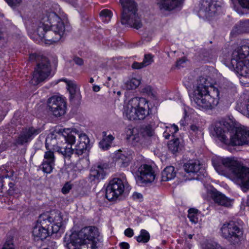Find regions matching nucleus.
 <instances>
[{
	"label": "nucleus",
	"mask_w": 249,
	"mask_h": 249,
	"mask_svg": "<svg viewBox=\"0 0 249 249\" xmlns=\"http://www.w3.org/2000/svg\"><path fill=\"white\" fill-rule=\"evenodd\" d=\"M67 145L61 147L56 146L57 135L55 133L48 134L46 139L47 151L44 156H54L61 154L63 156H71L73 154L81 155L88 154L90 148L89 140L87 135L79 131L76 128H65L62 131Z\"/></svg>",
	"instance_id": "f257e3e1"
},
{
	"label": "nucleus",
	"mask_w": 249,
	"mask_h": 249,
	"mask_svg": "<svg viewBox=\"0 0 249 249\" xmlns=\"http://www.w3.org/2000/svg\"><path fill=\"white\" fill-rule=\"evenodd\" d=\"M65 25L55 12L52 10L43 11L40 16L36 33L42 41L51 45L58 42L63 36Z\"/></svg>",
	"instance_id": "f03ea898"
},
{
	"label": "nucleus",
	"mask_w": 249,
	"mask_h": 249,
	"mask_svg": "<svg viewBox=\"0 0 249 249\" xmlns=\"http://www.w3.org/2000/svg\"><path fill=\"white\" fill-rule=\"evenodd\" d=\"M213 134L227 145H249V127L244 125L234 127L232 121L229 118L216 122Z\"/></svg>",
	"instance_id": "7ed1b4c3"
},
{
	"label": "nucleus",
	"mask_w": 249,
	"mask_h": 249,
	"mask_svg": "<svg viewBox=\"0 0 249 249\" xmlns=\"http://www.w3.org/2000/svg\"><path fill=\"white\" fill-rule=\"evenodd\" d=\"M219 98V91L213 86L211 78L205 73L199 75L194 91L196 104L200 107L210 109L217 105Z\"/></svg>",
	"instance_id": "20e7f679"
},
{
	"label": "nucleus",
	"mask_w": 249,
	"mask_h": 249,
	"mask_svg": "<svg viewBox=\"0 0 249 249\" xmlns=\"http://www.w3.org/2000/svg\"><path fill=\"white\" fill-rule=\"evenodd\" d=\"M149 101L143 97H134L125 102L124 115L130 120H143L149 113Z\"/></svg>",
	"instance_id": "39448f33"
},
{
	"label": "nucleus",
	"mask_w": 249,
	"mask_h": 249,
	"mask_svg": "<svg viewBox=\"0 0 249 249\" xmlns=\"http://www.w3.org/2000/svg\"><path fill=\"white\" fill-rule=\"evenodd\" d=\"M223 166L227 168L233 176V181L241 187L249 188V168L243 165L233 157H227L221 160Z\"/></svg>",
	"instance_id": "423d86ee"
},
{
	"label": "nucleus",
	"mask_w": 249,
	"mask_h": 249,
	"mask_svg": "<svg viewBox=\"0 0 249 249\" xmlns=\"http://www.w3.org/2000/svg\"><path fill=\"white\" fill-rule=\"evenodd\" d=\"M231 65V68L243 76H249V47L242 46L232 52Z\"/></svg>",
	"instance_id": "0eeeda50"
},
{
	"label": "nucleus",
	"mask_w": 249,
	"mask_h": 249,
	"mask_svg": "<svg viewBox=\"0 0 249 249\" xmlns=\"http://www.w3.org/2000/svg\"><path fill=\"white\" fill-rule=\"evenodd\" d=\"M122 7L121 23L136 29L140 28L142 23L137 13L138 8L134 0H120Z\"/></svg>",
	"instance_id": "6e6552de"
},
{
	"label": "nucleus",
	"mask_w": 249,
	"mask_h": 249,
	"mask_svg": "<svg viewBox=\"0 0 249 249\" xmlns=\"http://www.w3.org/2000/svg\"><path fill=\"white\" fill-rule=\"evenodd\" d=\"M221 236L231 245H239L243 239V230L234 221L224 224L221 228Z\"/></svg>",
	"instance_id": "1a4fd4ad"
},
{
	"label": "nucleus",
	"mask_w": 249,
	"mask_h": 249,
	"mask_svg": "<svg viewBox=\"0 0 249 249\" xmlns=\"http://www.w3.org/2000/svg\"><path fill=\"white\" fill-rule=\"evenodd\" d=\"M72 234L73 237H77L73 241L74 244L87 240L88 242L100 245L102 241V238L100 235L98 228L94 226L85 227L77 233Z\"/></svg>",
	"instance_id": "9d476101"
},
{
	"label": "nucleus",
	"mask_w": 249,
	"mask_h": 249,
	"mask_svg": "<svg viewBox=\"0 0 249 249\" xmlns=\"http://www.w3.org/2000/svg\"><path fill=\"white\" fill-rule=\"evenodd\" d=\"M62 221L61 213L59 211L53 210L41 214L37 220V223L48 229L57 226L59 230L62 226Z\"/></svg>",
	"instance_id": "9b49d317"
},
{
	"label": "nucleus",
	"mask_w": 249,
	"mask_h": 249,
	"mask_svg": "<svg viewBox=\"0 0 249 249\" xmlns=\"http://www.w3.org/2000/svg\"><path fill=\"white\" fill-rule=\"evenodd\" d=\"M156 173L155 168L151 165L143 164L141 165L136 172V180L139 184L152 182L155 179Z\"/></svg>",
	"instance_id": "f8f14e48"
},
{
	"label": "nucleus",
	"mask_w": 249,
	"mask_h": 249,
	"mask_svg": "<svg viewBox=\"0 0 249 249\" xmlns=\"http://www.w3.org/2000/svg\"><path fill=\"white\" fill-rule=\"evenodd\" d=\"M127 189L126 184H124L122 179L118 178H113L110 181L107 185L106 197L109 201L116 199L124 192L125 187Z\"/></svg>",
	"instance_id": "ddd939ff"
},
{
	"label": "nucleus",
	"mask_w": 249,
	"mask_h": 249,
	"mask_svg": "<svg viewBox=\"0 0 249 249\" xmlns=\"http://www.w3.org/2000/svg\"><path fill=\"white\" fill-rule=\"evenodd\" d=\"M221 9L219 4L213 0H202L199 14L208 20L213 19Z\"/></svg>",
	"instance_id": "4468645a"
},
{
	"label": "nucleus",
	"mask_w": 249,
	"mask_h": 249,
	"mask_svg": "<svg viewBox=\"0 0 249 249\" xmlns=\"http://www.w3.org/2000/svg\"><path fill=\"white\" fill-rule=\"evenodd\" d=\"M50 64L45 59V62L37 65L31 80V83L33 85H37L40 82L46 79L50 74Z\"/></svg>",
	"instance_id": "2eb2a0df"
},
{
	"label": "nucleus",
	"mask_w": 249,
	"mask_h": 249,
	"mask_svg": "<svg viewBox=\"0 0 249 249\" xmlns=\"http://www.w3.org/2000/svg\"><path fill=\"white\" fill-rule=\"evenodd\" d=\"M48 106L50 111L56 117L64 115L66 112V104L63 98L54 96L48 101Z\"/></svg>",
	"instance_id": "dca6fc26"
},
{
	"label": "nucleus",
	"mask_w": 249,
	"mask_h": 249,
	"mask_svg": "<svg viewBox=\"0 0 249 249\" xmlns=\"http://www.w3.org/2000/svg\"><path fill=\"white\" fill-rule=\"evenodd\" d=\"M59 231V228L57 226L52 227V228H45L38 224L34 227L32 233L35 238L37 240H43L46 239L50 234L57 233Z\"/></svg>",
	"instance_id": "f3484780"
},
{
	"label": "nucleus",
	"mask_w": 249,
	"mask_h": 249,
	"mask_svg": "<svg viewBox=\"0 0 249 249\" xmlns=\"http://www.w3.org/2000/svg\"><path fill=\"white\" fill-rule=\"evenodd\" d=\"M202 165L200 161L195 160H189L183 165L184 171L188 175L192 174L191 177H188V179H198L197 173L201 168Z\"/></svg>",
	"instance_id": "a211bd4d"
},
{
	"label": "nucleus",
	"mask_w": 249,
	"mask_h": 249,
	"mask_svg": "<svg viewBox=\"0 0 249 249\" xmlns=\"http://www.w3.org/2000/svg\"><path fill=\"white\" fill-rule=\"evenodd\" d=\"M41 132L39 128H35L34 127H30L26 128L22 130L21 134L18 137L17 143L19 144H23L28 142L33 138L39 134Z\"/></svg>",
	"instance_id": "6ab92c4d"
},
{
	"label": "nucleus",
	"mask_w": 249,
	"mask_h": 249,
	"mask_svg": "<svg viewBox=\"0 0 249 249\" xmlns=\"http://www.w3.org/2000/svg\"><path fill=\"white\" fill-rule=\"evenodd\" d=\"M76 238L77 237H73V234L71 235L70 242L66 243L65 245L68 249H97L99 247V245L93 244L87 240L74 244L73 241L74 240V239Z\"/></svg>",
	"instance_id": "aec40b11"
},
{
	"label": "nucleus",
	"mask_w": 249,
	"mask_h": 249,
	"mask_svg": "<svg viewBox=\"0 0 249 249\" xmlns=\"http://www.w3.org/2000/svg\"><path fill=\"white\" fill-rule=\"evenodd\" d=\"M184 0H157V5L162 11H170L179 6Z\"/></svg>",
	"instance_id": "412c9836"
},
{
	"label": "nucleus",
	"mask_w": 249,
	"mask_h": 249,
	"mask_svg": "<svg viewBox=\"0 0 249 249\" xmlns=\"http://www.w3.org/2000/svg\"><path fill=\"white\" fill-rule=\"evenodd\" d=\"M61 81H64L67 86V89L70 93V98L71 100L78 99L80 96L79 88L76 83L73 81L68 80L66 79H62Z\"/></svg>",
	"instance_id": "4be33fe9"
},
{
	"label": "nucleus",
	"mask_w": 249,
	"mask_h": 249,
	"mask_svg": "<svg viewBox=\"0 0 249 249\" xmlns=\"http://www.w3.org/2000/svg\"><path fill=\"white\" fill-rule=\"evenodd\" d=\"M212 197L214 202L218 205L229 207L231 205L230 200L221 193L214 189L212 190Z\"/></svg>",
	"instance_id": "5701e85b"
},
{
	"label": "nucleus",
	"mask_w": 249,
	"mask_h": 249,
	"mask_svg": "<svg viewBox=\"0 0 249 249\" xmlns=\"http://www.w3.org/2000/svg\"><path fill=\"white\" fill-rule=\"evenodd\" d=\"M103 135L104 137L102 140L100 142L99 145L100 148L102 150H107L110 147L114 138L111 134L107 135L106 132H103Z\"/></svg>",
	"instance_id": "b1692460"
},
{
	"label": "nucleus",
	"mask_w": 249,
	"mask_h": 249,
	"mask_svg": "<svg viewBox=\"0 0 249 249\" xmlns=\"http://www.w3.org/2000/svg\"><path fill=\"white\" fill-rule=\"evenodd\" d=\"M176 176L175 168L173 166L166 167L161 173V180L167 181L172 179Z\"/></svg>",
	"instance_id": "393cba45"
},
{
	"label": "nucleus",
	"mask_w": 249,
	"mask_h": 249,
	"mask_svg": "<svg viewBox=\"0 0 249 249\" xmlns=\"http://www.w3.org/2000/svg\"><path fill=\"white\" fill-rule=\"evenodd\" d=\"M44 160L41 165V168L44 172L50 173L53 170L54 157H44Z\"/></svg>",
	"instance_id": "a878e982"
},
{
	"label": "nucleus",
	"mask_w": 249,
	"mask_h": 249,
	"mask_svg": "<svg viewBox=\"0 0 249 249\" xmlns=\"http://www.w3.org/2000/svg\"><path fill=\"white\" fill-rule=\"evenodd\" d=\"M106 173L104 171V166L99 165L96 169H91L89 175L90 178H93V179H101L104 178Z\"/></svg>",
	"instance_id": "bb28decb"
},
{
	"label": "nucleus",
	"mask_w": 249,
	"mask_h": 249,
	"mask_svg": "<svg viewBox=\"0 0 249 249\" xmlns=\"http://www.w3.org/2000/svg\"><path fill=\"white\" fill-rule=\"evenodd\" d=\"M136 131V129L131 128H127L125 130L127 140L133 143L138 142L140 140L139 135Z\"/></svg>",
	"instance_id": "cd10ccee"
},
{
	"label": "nucleus",
	"mask_w": 249,
	"mask_h": 249,
	"mask_svg": "<svg viewBox=\"0 0 249 249\" xmlns=\"http://www.w3.org/2000/svg\"><path fill=\"white\" fill-rule=\"evenodd\" d=\"M140 79L132 78L128 80L124 84L125 88L127 90L134 89H136L140 84Z\"/></svg>",
	"instance_id": "c85d7f7f"
},
{
	"label": "nucleus",
	"mask_w": 249,
	"mask_h": 249,
	"mask_svg": "<svg viewBox=\"0 0 249 249\" xmlns=\"http://www.w3.org/2000/svg\"><path fill=\"white\" fill-rule=\"evenodd\" d=\"M136 240L139 243H146L150 239V234L145 230H142L140 231V234L136 237Z\"/></svg>",
	"instance_id": "c756f323"
},
{
	"label": "nucleus",
	"mask_w": 249,
	"mask_h": 249,
	"mask_svg": "<svg viewBox=\"0 0 249 249\" xmlns=\"http://www.w3.org/2000/svg\"><path fill=\"white\" fill-rule=\"evenodd\" d=\"M178 130V128L177 125L175 124L170 125L166 127V129L164 133V137L166 139H168L170 136L169 132L171 133V135H174Z\"/></svg>",
	"instance_id": "7c9ffc66"
},
{
	"label": "nucleus",
	"mask_w": 249,
	"mask_h": 249,
	"mask_svg": "<svg viewBox=\"0 0 249 249\" xmlns=\"http://www.w3.org/2000/svg\"><path fill=\"white\" fill-rule=\"evenodd\" d=\"M169 148L171 149L173 154L178 152V150L180 149L179 140L178 139H176L171 140L169 144Z\"/></svg>",
	"instance_id": "2f4dec72"
},
{
	"label": "nucleus",
	"mask_w": 249,
	"mask_h": 249,
	"mask_svg": "<svg viewBox=\"0 0 249 249\" xmlns=\"http://www.w3.org/2000/svg\"><path fill=\"white\" fill-rule=\"evenodd\" d=\"M111 12L108 9H104L100 13V16L102 20L106 23L109 22L112 17Z\"/></svg>",
	"instance_id": "473e14b6"
},
{
	"label": "nucleus",
	"mask_w": 249,
	"mask_h": 249,
	"mask_svg": "<svg viewBox=\"0 0 249 249\" xmlns=\"http://www.w3.org/2000/svg\"><path fill=\"white\" fill-rule=\"evenodd\" d=\"M198 212V210L195 209H190L188 211V217L190 220L193 223H196L197 222V217L196 216V213Z\"/></svg>",
	"instance_id": "72a5a7b5"
},
{
	"label": "nucleus",
	"mask_w": 249,
	"mask_h": 249,
	"mask_svg": "<svg viewBox=\"0 0 249 249\" xmlns=\"http://www.w3.org/2000/svg\"><path fill=\"white\" fill-rule=\"evenodd\" d=\"M239 33H249V19L241 21L239 23Z\"/></svg>",
	"instance_id": "f704fd0d"
},
{
	"label": "nucleus",
	"mask_w": 249,
	"mask_h": 249,
	"mask_svg": "<svg viewBox=\"0 0 249 249\" xmlns=\"http://www.w3.org/2000/svg\"><path fill=\"white\" fill-rule=\"evenodd\" d=\"M239 109L243 114L249 117V99L241 104Z\"/></svg>",
	"instance_id": "c9c22d12"
},
{
	"label": "nucleus",
	"mask_w": 249,
	"mask_h": 249,
	"mask_svg": "<svg viewBox=\"0 0 249 249\" xmlns=\"http://www.w3.org/2000/svg\"><path fill=\"white\" fill-rule=\"evenodd\" d=\"M1 249H15L12 237H8L7 238Z\"/></svg>",
	"instance_id": "e433bc0d"
},
{
	"label": "nucleus",
	"mask_w": 249,
	"mask_h": 249,
	"mask_svg": "<svg viewBox=\"0 0 249 249\" xmlns=\"http://www.w3.org/2000/svg\"><path fill=\"white\" fill-rule=\"evenodd\" d=\"M153 61V56L150 54H147L144 55L142 63L145 67L152 64Z\"/></svg>",
	"instance_id": "4c0bfd02"
},
{
	"label": "nucleus",
	"mask_w": 249,
	"mask_h": 249,
	"mask_svg": "<svg viewBox=\"0 0 249 249\" xmlns=\"http://www.w3.org/2000/svg\"><path fill=\"white\" fill-rule=\"evenodd\" d=\"M122 158H119V160L123 167H127L129 165L131 160V157H122Z\"/></svg>",
	"instance_id": "58836bf2"
},
{
	"label": "nucleus",
	"mask_w": 249,
	"mask_h": 249,
	"mask_svg": "<svg viewBox=\"0 0 249 249\" xmlns=\"http://www.w3.org/2000/svg\"><path fill=\"white\" fill-rule=\"evenodd\" d=\"M71 188V184L69 182H67L65 184L63 187L62 188V192L64 194H66L70 192Z\"/></svg>",
	"instance_id": "ea45409f"
},
{
	"label": "nucleus",
	"mask_w": 249,
	"mask_h": 249,
	"mask_svg": "<svg viewBox=\"0 0 249 249\" xmlns=\"http://www.w3.org/2000/svg\"><path fill=\"white\" fill-rule=\"evenodd\" d=\"M8 4L11 7H16L22 1V0H5Z\"/></svg>",
	"instance_id": "a19ab883"
},
{
	"label": "nucleus",
	"mask_w": 249,
	"mask_h": 249,
	"mask_svg": "<svg viewBox=\"0 0 249 249\" xmlns=\"http://www.w3.org/2000/svg\"><path fill=\"white\" fill-rule=\"evenodd\" d=\"M8 186H9V188L8 191V193L10 195H13L14 193H17L16 190V187H15V184L14 183H13L12 182H10L8 183Z\"/></svg>",
	"instance_id": "79ce46f5"
},
{
	"label": "nucleus",
	"mask_w": 249,
	"mask_h": 249,
	"mask_svg": "<svg viewBox=\"0 0 249 249\" xmlns=\"http://www.w3.org/2000/svg\"><path fill=\"white\" fill-rule=\"evenodd\" d=\"M141 92L149 95L151 93H152V88L150 86H145L142 89Z\"/></svg>",
	"instance_id": "37998d69"
},
{
	"label": "nucleus",
	"mask_w": 249,
	"mask_h": 249,
	"mask_svg": "<svg viewBox=\"0 0 249 249\" xmlns=\"http://www.w3.org/2000/svg\"><path fill=\"white\" fill-rule=\"evenodd\" d=\"M145 67L144 65L143 64L142 62L139 63L137 62H135L132 65V68L133 69H140Z\"/></svg>",
	"instance_id": "c03bdc74"
},
{
	"label": "nucleus",
	"mask_w": 249,
	"mask_h": 249,
	"mask_svg": "<svg viewBox=\"0 0 249 249\" xmlns=\"http://www.w3.org/2000/svg\"><path fill=\"white\" fill-rule=\"evenodd\" d=\"M124 235L128 237H131L134 235V232L132 229L127 228L124 231Z\"/></svg>",
	"instance_id": "a18cd8bd"
},
{
	"label": "nucleus",
	"mask_w": 249,
	"mask_h": 249,
	"mask_svg": "<svg viewBox=\"0 0 249 249\" xmlns=\"http://www.w3.org/2000/svg\"><path fill=\"white\" fill-rule=\"evenodd\" d=\"M239 2L242 7L249 9V0H239Z\"/></svg>",
	"instance_id": "49530a36"
},
{
	"label": "nucleus",
	"mask_w": 249,
	"mask_h": 249,
	"mask_svg": "<svg viewBox=\"0 0 249 249\" xmlns=\"http://www.w3.org/2000/svg\"><path fill=\"white\" fill-rule=\"evenodd\" d=\"M213 164L215 170L220 173V171H219L220 168H221V165L218 162H217L215 159L212 160Z\"/></svg>",
	"instance_id": "de8ad7c7"
},
{
	"label": "nucleus",
	"mask_w": 249,
	"mask_h": 249,
	"mask_svg": "<svg viewBox=\"0 0 249 249\" xmlns=\"http://www.w3.org/2000/svg\"><path fill=\"white\" fill-rule=\"evenodd\" d=\"M153 132L154 130L150 126H148L144 131V134H146L148 136H152Z\"/></svg>",
	"instance_id": "09e8293b"
},
{
	"label": "nucleus",
	"mask_w": 249,
	"mask_h": 249,
	"mask_svg": "<svg viewBox=\"0 0 249 249\" xmlns=\"http://www.w3.org/2000/svg\"><path fill=\"white\" fill-rule=\"evenodd\" d=\"M119 245L121 249H129V245L126 242H122Z\"/></svg>",
	"instance_id": "8fccbe9b"
},
{
	"label": "nucleus",
	"mask_w": 249,
	"mask_h": 249,
	"mask_svg": "<svg viewBox=\"0 0 249 249\" xmlns=\"http://www.w3.org/2000/svg\"><path fill=\"white\" fill-rule=\"evenodd\" d=\"M75 63L78 65H82L83 64V60L82 59L79 57H75L73 59Z\"/></svg>",
	"instance_id": "3c124183"
},
{
	"label": "nucleus",
	"mask_w": 249,
	"mask_h": 249,
	"mask_svg": "<svg viewBox=\"0 0 249 249\" xmlns=\"http://www.w3.org/2000/svg\"><path fill=\"white\" fill-rule=\"evenodd\" d=\"M132 197L133 199H141L142 198V196L140 193H134Z\"/></svg>",
	"instance_id": "603ef678"
},
{
	"label": "nucleus",
	"mask_w": 249,
	"mask_h": 249,
	"mask_svg": "<svg viewBox=\"0 0 249 249\" xmlns=\"http://www.w3.org/2000/svg\"><path fill=\"white\" fill-rule=\"evenodd\" d=\"M30 60H37L39 59V56H37L36 54H31L29 56Z\"/></svg>",
	"instance_id": "864d4df0"
},
{
	"label": "nucleus",
	"mask_w": 249,
	"mask_h": 249,
	"mask_svg": "<svg viewBox=\"0 0 249 249\" xmlns=\"http://www.w3.org/2000/svg\"><path fill=\"white\" fill-rule=\"evenodd\" d=\"M190 129L193 132H196L198 131L199 127L196 125H191L190 126Z\"/></svg>",
	"instance_id": "5fc2aeb1"
},
{
	"label": "nucleus",
	"mask_w": 249,
	"mask_h": 249,
	"mask_svg": "<svg viewBox=\"0 0 249 249\" xmlns=\"http://www.w3.org/2000/svg\"><path fill=\"white\" fill-rule=\"evenodd\" d=\"M100 90V87L97 85H94L93 86V90L95 92H98Z\"/></svg>",
	"instance_id": "6e6d98bb"
},
{
	"label": "nucleus",
	"mask_w": 249,
	"mask_h": 249,
	"mask_svg": "<svg viewBox=\"0 0 249 249\" xmlns=\"http://www.w3.org/2000/svg\"><path fill=\"white\" fill-rule=\"evenodd\" d=\"M185 62V60L184 59H180L177 63V66L178 67L180 66L182 63Z\"/></svg>",
	"instance_id": "4d7b16f0"
},
{
	"label": "nucleus",
	"mask_w": 249,
	"mask_h": 249,
	"mask_svg": "<svg viewBox=\"0 0 249 249\" xmlns=\"http://www.w3.org/2000/svg\"><path fill=\"white\" fill-rule=\"evenodd\" d=\"M79 182L81 184V185L85 186L87 183V181L85 179H82L80 180Z\"/></svg>",
	"instance_id": "13d9d810"
},
{
	"label": "nucleus",
	"mask_w": 249,
	"mask_h": 249,
	"mask_svg": "<svg viewBox=\"0 0 249 249\" xmlns=\"http://www.w3.org/2000/svg\"><path fill=\"white\" fill-rule=\"evenodd\" d=\"M247 205L249 207V196H248L247 202H246Z\"/></svg>",
	"instance_id": "bf43d9fd"
},
{
	"label": "nucleus",
	"mask_w": 249,
	"mask_h": 249,
	"mask_svg": "<svg viewBox=\"0 0 249 249\" xmlns=\"http://www.w3.org/2000/svg\"><path fill=\"white\" fill-rule=\"evenodd\" d=\"M93 82H94V79H93V78H92V77H91V78H90V80H89V82H90V83H93Z\"/></svg>",
	"instance_id": "052dcab7"
},
{
	"label": "nucleus",
	"mask_w": 249,
	"mask_h": 249,
	"mask_svg": "<svg viewBox=\"0 0 249 249\" xmlns=\"http://www.w3.org/2000/svg\"><path fill=\"white\" fill-rule=\"evenodd\" d=\"M193 234H189L188 235V237L189 239H192L193 237Z\"/></svg>",
	"instance_id": "680f3d73"
},
{
	"label": "nucleus",
	"mask_w": 249,
	"mask_h": 249,
	"mask_svg": "<svg viewBox=\"0 0 249 249\" xmlns=\"http://www.w3.org/2000/svg\"><path fill=\"white\" fill-rule=\"evenodd\" d=\"M219 171H220V173L219 174H221L222 175H224V174L223 173H221V172H222V171H220V169H219Z\"/></svg>",
	"instance_id": "e2e57ef3"
},
{
	"label": "nucleus",
	"mask_w": 249,
	"mask_h": 249,
	"mask_svg": "<svg viewBox=\"0 0 249 249\" xmlns=\"http://www.w3.org/2000/svg\"><path fill=\"white\" fill-rule=\"evenodd\" d=\"M180 124H182V125L184 124L183 122L182 121L180 122Z\"/></svg>",
	"instance_id": "0e129e2a"
},
{
	"label": "nucleus",
	"mask_w": 249,
	"mask_h": 249,
	"mask_svg": "<svg viewBox=\"0 0 249 249\" xmlns=\"http://www.w3.org/2000/svg\"><path fill=\"white\" fill-rule=\"evenodd\" d=\"M119 152H123V151L121 149L118 150Z\"/></svg>",
	"instance_id": "69168bd1"
},
{
	"label": "nucleus",
	"mask_w": 249,
	"mask_h": 249,
	"mask_svg": "<svg viewBox=\"0 0 249 249\" xmlns=\"http://www.w3.org/2000/svg\"><path fill=\"white\" fill-rule=\"evenodd\" d=\"M117 94H118V95H120V94H121V92H120V91H118V93H117Z\"/></svg>",
	"instance_id": "338daca9"
},
{
	"label": "nucleus",
	"mask_w": 249,
	"mask_h": 249,
	"mask_svg": "<svg viewBox=\"0 0 249 249\" xmlns=\"http://www.w3.org/2000/svg\"><path fill=\"white\" fill-rule=\"evenodd\" d=\"M110 79H111V78H110V77H107V79H108V80H110Z\"/></svg>",
	"instance_id": "774afa93"
}]
</instances>
